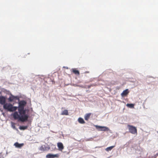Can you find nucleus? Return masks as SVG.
Returning a JSON list of instances; mask_svg holds the SVG:
<instances>
[{
	"mask_svg": "<svg viewBox=\"0 0 158 158\" xmlns=\"http://www.w3.org/2000/svg\"><path fill=\"white\" fill-rule=\"evenodd\" d=\"M58 150L60 151H62L64 147L62 143L61 142H59L57 143Z\"/></svg>",
	"mask_w": 158,
	"mask_h": 158,
	"instance_id": "obj_9",
	"label": "nucleus"
},
{
	"mask_svg": "<svg viewBox=\"0 0 158 158\" xmlns=\"http://www.w3.org/2000/svg\"><path fill=\"white\" fill-rule=\"evenodd\" d=\"M129 93L128 89H126L123 91V92L121 94V95L123 97L127 95Z\"/></svg>",
	"mask_w": 158,
	"mask_h": 158,
	"instance_id": "obj_11",
	"label": "nucleus"
},
{
	"mask_svg": "<svg viewBox=\"0 0 158 158\" xmlns=\"http://www.w3.org/2000/svg\"><path fill=\"white\" fill-rule=\"evenodd\" d=\"M78 122L81 124H84L85 123V122L84 119L81 118H78Z\"/></svg>",
	"mask_w": 158,
	"mask_h": 158,
	"instance_id": "obj_13",
	"label": "nucleus"
},
{
	"mask_svg": "<svg viewBox=\"0 0 158 158\" xmlns=\"http://www.w3.org/2000/svg\"><path fill=\"white\" fill-rule=\"evenodd\" d=\"M73 72L75 74L79 75V72L78 70H75L74 69H72Z\"/></svg>",
	"mask_w": 158,
	"mask_h": 158,
	"instance_id": "obj_15",
	"label": "nucleus"
},
{
	"mask_svg": "<svg viewBox=\"0 0 158 158\" xmlns=\"http://www.w3.org/2000/svg\"><path fill=\"white\" fill-rule=\"evenodd\" d=\"M94 126L99 131H108L110 130L109 128L106 127L99 126L97 125H95Z\"/></svg>",
	"mask_w": 158,
	"mask_h": 158,
	"instance_id": "obj_3",
	"label": "nucleus"
},
{
	"mask_svg": "<svg viewBox=\"0 0 158 158\" xmlns=\"http://www.w3.org/2000/svg\"><path fill=\"white\" fill-rule=\"evenodd\" d=\"M39 150L41 151H48L50 149L49 146L47 144L42 145L39 148Z\"/></svg>",
	"mask_w": 158,
	"mask_h": 158,
	"instance_id": "obj_4",
	"label": "nucleus"
},
{
	"mask_svg": "<svg viewBox=\"0 0 158 158\" xmlns=\"http://www.w3.org/2000/svg\"><path fill=\"white\" fill-rule=\"evenodd\" d=\"M90 87V86H88V88H89Z\"/></svg>",
	"mask_w": 158,
	"mask_h": 158,
	"instance_id": "obj_22",
	"label": "nucleus"
},
{
	"mask_svg": "<svg viewBox=\"0 0 158 158\" xmlns=\"http://www.w3.org/2000/svg\"><path fill=\"white\" fill-rule=\"evenodd\" d=\"M6 98L2 96H0V104L4 105L5 104Z\"/></svg>",
	"mask_w": 158,
	"mask_h": 158,
	"instance_id": "obj_8",
	"label": "nucleus"
},
{
	"mask_svg": "<svg viewBox=\"0 0 158 158\" xmlns=\"http://www.w3.org/2000/svg\"><path fill=\"white\" fill-rule=\"evenodd\" d=\"M128 127L130 132L133 134H135L137 133V129L135 127L132 126L128 125Z\"/></svg>",
	"mask_w": 158,
	"mask_h": 158,
	"instance_id": "obj_5",
	"label": "nucleus"
},
{
	"mask_svg": "<svg viewBox=\"0 0 158 158\" xmlns=\"http://www.w3.org/2000/svg\"><path fill=\"white\" fill-rule=\"evenodd\" d=\"M3 108L10 112H13L17 110L16 106H13L11 104L6 103L3 106Z\"/></svg>",
	"mask_w": 158,
	"mask_h": 158,
	"instance_id": "obj_2",
	"label": "nucleus"
},
{
	"mask_svg": "<svg viewBox=\"0 0 158 158\" xmlns=\"http://www.w3.org/2000/svg\"><path fill=\"white\" fill-rule=\"evenodd\" d=\"M62 115H67L68 114V110H65L63 111L61 113Z\"/></svg>",
	"mask_w": 158,
	"mask_h": 158,
	"instance_id": "obj_17",
	"label": "nucleus"
},
{
	"mask_svg": "<svg viewBox=\"0 0 158 158\" xmlns=\"http://www.w3.org/2000/svg\"><path fill=\"white\" fill-rule=\"evenodd\" d=\"M127 106L131 108H134V105L133 104H127Z\"/></svg>",
	"mask_w": 158,
	"mask_h": 158,
	"instance_id": "obj_18",
	"label": "nucleus"
},
{
	"mask_svg": "<svg viewBox=\"0 0 158 158\" xmlns=\"http://www.w3.org/2000/svg\"><path fill=\"white\" fill-rule=\"evenodd\" d=\"M76 86H78V87H83V86L82 85H76Z\"/></svg>",
	"mask_w": 158,
	"mask_h": 158,
	"instance_id": "obj_20",
	"label": "nucleus"
},
{
	"mask_svg": "<svg viewBox=\"0 0 158 158\" xmlns=\"http://www.w3.org/2000/svg\"><path fill=\"white\" fill-rule=\"evenodd\" d=\"M27 128V126H21L19 127V128L21 130H25Z\"/></svg>",
	"mask_w": 158,
	"mask_h": 158,
	"instance_id": "obj_16",
	"label": "nucleus"
},
{
	"mask_svg": "<svg viewBox=\"0 0 158 158\" xmlns=\"http://www.w3.org/2000/svg\"><path fill=\"white\" fill-rule=\"evenodd\" d=\"M59 156V155L58 154H48L46 156V158H58Z\"/></svg>",
	"mask_w": 158,
	"mask_h": 158,
	"instance_id": "obj_7",
	"label": "nucleus"
},
{
	"mask_svg": "<svg viewBox=\"0 0 158 158\" xmlns=\"http://www.w3.org/2000/svg\"><path fill=\"white\" fill-rule=\"evenodd\" d=\"M18 106H16L18 112L15 111L12 114L15 119H18L19 121L24 122L27 121L29 116L26 114L27 110L24 107L27 104V102L25 100L19 101Z\"/></svg>",
	"mask_w": 158,
	"mask_h": 158,
	"instance_id": "obj_1",
	"label": "nucleus"
},
{
	"mask_svg": "<svg viewBox=\"0 0 158 158\" xmlns=\"http://www.w3.org/2000/svg\"><path fill=\"white\" fill-rule=\"evenodd\" d=\"M63 67L66 68V69H68V67Z\"/></svg>",
	"mask_w": 158,
	"mask_h": 158,
	"instance_id": "obj_21",
	"label": "nucleus"
},
{
	"mask_svg": "<svg viewBox=\"0 0 158 158\" xmlns=\"http://www.w3.org/2000/svg\"><path fill=\"white\" fill-rule=\"evenodd\" d=\"M91 114V113H89L86 114L84 116V118L85 120H88Z\"/></svg>",
	"mask_w": 158,
	"mask_h": 158,
	"instance_id": "obj_12",
	"label": "nucleus"
},
{
	"mask_svg": "<svg viewBox=\"0 0 158 158\" xmlns=\"http://www.w3.org/2000/svg\"><path fill=\"white\" fill-rule=\"evenodd\" d=\"M19 100V98L18 96H14L13 95L11 94L8 99L9 101L10 102H12L14 100Z\"/></svg>",
	"mask_w": 158,
	"mask_h": 158,
	"instance_id": "obj_6",
	"label": "nucleus"
},
{
	"mask_svg": "<svg viewBox=\"0 0 158 158\" xmlns=\"http://www.w3.org/2000/svg\"><path fill=\"white\" fill-rule=\"evenodd\" d=\"M11 127L14 129H16V127L15 125V124L13 122H11Z\"/></svg>",
	"mask_w": 158,
	"mask_h": 158,
	"instance_id": "obj_19",
	"label": "nucleus"
},
{
	"mask_svg": "<svg viewBox=\"0 0 158 158\" xmlns=\"http://www.w3.org/2000/svg\"><path fill=\"white\" fill-rule=\"evenodd\" d=\"M157 133H158V131H157Z\"/></svg>",
	"mask_w": 158,
	"mask_h": 158,
	"instance_id": "obj_24",
	"label": "nucleus"
},
{
	"mask_svg": "<svg viewBox=\"0 0 158 158\" xmlns=\"http://www.w3.org/2000/svg\"><path fill=\"white\" fill-rule=\"evenodd\" d=\"M24 145L23 143H19L16 142L15 143L14 145L15 146L16 148H21Z\"/></svg>",
	"mask_w": 158,
	"mask_h": 158,
	"instance_id": "obj_10",
	"label": "nucleus"
},
{
	"mask_svg": "<svg viewBox=\"0 0 158 158\" xmlns=\"http://www.w3.org/2000/svg\"><path fill=\"white\" fill-rule=\"evenodd\" d=\"M114 147L115 146H112L107 147L106 148L105 150L107 152H109L111 151Z\"/></svg>",
	"mask_w": 158,
	"mask_h": 158,
	"instance_id": "obj_14",
	"label": "nucleus"
},
{
	"mask_svg": "<svg viewBox=\"0 0 158 158\" xmlns=\"http://www.w3.org/2000/svg\"><path fill=\"white\" fill-rule=\"evenodd\" d=\"M2 114H3V115H4V113H2Z\"/></svg>",
	"mask_w": 158,
	"mask_h": 158,
	"instance_id": "obj_23",
	"label": "nucleus"
}]
</instances>
